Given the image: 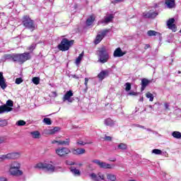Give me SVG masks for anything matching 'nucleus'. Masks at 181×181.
I'll return each instance as SVG.
<instances>
[{"label": "nucleus", "mask_w": 181, "mask_h": 181, "mask_svg": "<svg viewBox=\"0 0 181 181\" xmlns=\"http://www.w3.org/2000/svg\"><path fill=\"white\" fill-rule=\"evenodd\" d=\"M98 56L99 57L98 62L102 64L107 63L108 59H110V55L108 54L105 47H103L98 50Z\"/></svg>", "instance_id": "f257e3e1"}, {"label": "nucleus", "mask_w": 181, "mask_h": 181, "mask_svg": "<svg viewBox=\"0 0 181 181\" xmlns=\"http://www.w3.org/2000/svg\"><path fill=\"white\" fill-rule=\"evenodd\" d=\"M73 45H74V40H69L67 38H63L61 43L58 45V49L61 52H67Z\"/></svg>", "instance_id": "f03ea898"}, {"label": "nucleus", "mask_w": 181, "mask_h": 181, "mask_svg": "<svg viewBox=\"0 0 181 181\" xmlns=\"http://www.w3.org/2000/svg\"><path fill=\"white\" fill-rule=\"evenodd\" d=\"M13 60L18 63H25V62L30 60V54L29 52H25L23 54H13Z\"/></svg>", "instance_id": "7ed1b4c3"}, {"label": "nucleus", "mask_w": 181, "mask_h": 181, "mask_svg": "<svg viewBox=\"0 0 181 181\" xmlns=\"http://www.w3.org/2000/svg\"><path fill=\"white\" fill-rule=\"evenodd\" d=\"M22 22L25 28H27V29H30L31 32H33V30L35 29V23L32 19H30L29 16H24L23 17Z\"/></svg>", "instance_id": "20e7f679"}, {"label": "nucleus", "mask_w": 181, "mask_h": 181, "mask_svg": "<svg viewBox=\"0 0 181 181\" xmlns=\"http://www.w3.org/2000/svg\"><path fill=\"white\" fill-rule=\"evenodd\" d=\"M92 163H95V165H98L99 168H101L102 169H114L115 168V165L114 164H110L107 163L104 161H101L100 160H93Z\"/></svg>", "instance_id": "39448f33"}, {"label": "nucleus", "mask_w": 181, "mask_h": 181, "mask_svg": "<svg viewBox=\"0 0 181 181\" xmlns=\"http://www.w3.org/2000/svg\"><path fill=\"white\" fill-rule=\"evenodd\" d=\"M70 152L71 151L67 147H58L55 149V153L59 158H64V156H67Z\"/></svg>", "instance_id": "423d86ee"}, {"label": "nucleus", "mask_w": 181, "mask_h": 181, "mask_svg": "<svg viewBox=\"0 0 181 181\" xmlns=\"http://www.w3.org/2000/svg\"><path fill=\"white\" fill-rule=\"evenodd\" d=\"M73 95H74L73 90L66 91V93L63 96L62 100L64 102L68 101V103H73V101H74V98H72Z\"/></svg>", "instance_id": "0eeeda50"}, {"label": "nucleus", "mask_w": 181, "mask_h": 181, "mask_svg": "<svg viewBox=\"0 0 181 181\" xmlns=\"http://www.w3.org/2000/svg\"><path fill=\"white\" fill-rule=\"evenodd\" d=\"M4 156L6 159H19L21 158V153L20 152H12L8 153L7 154H4Z\"/></svg>", "instance_id": "6e6552de"}, {"label": "nucleus", "mask_w": 181, "mask_h": 181, "mask_svg": "<svg viewBox=\"0 0 181 181\" xmlns=\"http://www.w3.org/2000/svg\"><path fill=\"white\" fill-rule=\"evenodd\" d=\"M8 172L11 176H22L23 171L21 168H9Z\"/></svg>", "instance_id": "1a4fd4ad"}, {"label": "nucleus", "mask_w": 181, "mask_h": 181, "mask_svg": "<svg viewBox=\"0 0 181 181\" xmlns=\"http://www.w3.org/2000/svg\"><path fill=\"white\" fill-rule=\"evenodd\" d=\"M175 23V18H170L167 22V25L168 27V29H170L173 30V32L176 31V25Z\"/></svg>", "instance_id": "9d476101"}, {"label": "nucleus", "mask_w": 181, "mask_h": 181, "mask_svg": "<svg viewBox=\"0 0 181 181\" xmlns=\"http://www.w3.org/2000/svg\"><path fill=\"white\" fill-rule=\"evenodd\" d=\"M144 18H156L158 16V13L155 11H150L148 12H144L143 13Z\"/></svg>", "instance_id": "9b49d317"}, {"label": "nucleus", "mask_w": 181, "mask_h": 181, "mask_svg": "<svg viewBox=\"0 0 181 181\" xmlns=\"http://www.w3.org/2000/svg\"><path fill=\"white\" fill-rule=\"evenodd\" d=\"M124 54H127V52H122L119 47L117 48L113 53L114 57H122Z\"/></svg>", "instance_id": "f8f14e48"}, {"label": "nucleus", "mask_w": 181, "mask_h": 181, "mask_svg": "<svg viewBox=\"0 0 181 181\" xmlns=\"http://www.w3.org/2000/svg\"><path fill=\"white\" fill-rule=\"evenodd\" d=\"M5 78H4V73L0 72V87H1L2 90H5L6 88L7 85L5 83Z\"/></svg>", "instance_id": "ddd939ff"}, {"label": "nucleus", "mask_w": 181, "mask_h": 181, "mask_svg": "<svg viewBox=\"0 0 181 181\" xmlns=\"http://www.w3.org/2000/svg\"><path fill=\"white\" fill-rule=\"evenodd\" d=\"M21 163L19 161H12L9 164V169H21Z\"/></svg>", "instance_id": "4468645a"}, {"label": "nucleus", "mask_w": 181, "mask_h": 181, "mask_svg": "<svg viewBox=\"0 0 181 181\" xmlns=\"http://www.w3.org/2000/svg\"><path fill=\"white\" fill-rule=\"evenodd\" d=\"M73 155H83L86 153V149L84 148H74L71 150Z\"/></svg>", "instance_id": "2eb2a0df"}, {"label": "nucleus", "mask_w": 181, "mask_h": 181, "mask_svg": "<svg viewBox=\"0 0 181 181\" xmlns=\"http://www.w3.org/2000/svg\"><path fill=\"white\" fill-rule=\"evenodd\" d=\"M13 108L6 107V105H1L0 106V114H4V112H10V111H12Z\"/></svg>", "instance_id": "dca6fc26"}, {"label": "nucleus", "mask_w": 181, "mask_h": 181, "mask_svg": "<svg viewBox=\"0 0 181 181\" xmlns=\"http://www.w3.org/2000/svg\"><path fill=\"white\" fill-rule=\"evenodd\" d=\"M107 76H108V71L104 70L100 72V74L98 75V77L99 80L103 81V80H104V78H106Z\"/></svg>", "instance_id": "f3484780"}, {"label": "nucleus", "mask_w": 181, "mask_h": 181, "mask_svg": "<svg viewBox=\"0 0 181 181\" xmlns=\"http://www.w3.org/2000/svg\"><path fill=\"white\" fill-rule=\"evenodd\" d=\"M151 83V81L146 79V78H143L141 79V91H144L145 88H146V86Z\"/></svg>", "instance_id": "a211bd4d"}, {"label": "nucleus", "mask_w": 181, "mask_h": 181, "mask_svg": "<svg viewBox=\"0 0 181 181\" xmlns=\"http://www.w3.org/2000/svg\"><path fill=\"white\" fill-rule=\"evenodd\" d=\"M60 129V127H55L53 129H49L47 130V135H54L56 132H59V130Z\"/></svg>", "instance_id": "6ab92c4d"}, {"label": "nucleus", "mask_w": 181, "mask_h": 181, "mask_svg": "<svg viewBox=\"0 0 181 181\" xmlns=\"http://www.w3.org/2000/svg\"><path fill=\"white\" fill-rule=\"evenodd\" d=\"M112 19H114V16H112V14H110L107 16H105L104 18V20L101 21V23H110V22H111Z\"/></svg>", "instance_id": "aec40b11"}, {"label": "nucleus", "mask_w": 181, "mask_h": 181, "mask_svg": "<svg viewBox=\"0 0 181 181\" xmlns=\"http://www.w3.org/2000/svg\"><path fill=\"white\" fill-rule=\"evenodd\" d=\"M45 169L47 170L48 172H54V165L45 163Z\"/></svg>", "instance_id": "412c9836"}, {"label": "nucleus", "mask_w": 181, "mask_h": 181, "mask_svg": "<svg viewBox=\"0 0 181 181\" xmlns=\"http://www.w3.org/2000/svg\"><path fill=\"white\" fill-rule=\"evenodd\" d=\"M30 135L34 139H39L40 138V132L39 131L31 132Z\"/></svg>", "instance_id": "4be33fe9"}, {"label": "nucleus", "mask_w": 181, "mask_h": 181, "mask_svg": "<svg viewBox=\"0 0 181 181\" xmlns=\"http://www.w3.org/2000/svg\"><path fill=\"white\" fill-rule=\"evenodd\" d=\"M165 5H167L168 8L172 9V8L175 7V0H166Z\"/></svg>", "instance_id": "5701e85b"}, {"label": "nucleus", "mask_w": 181, "mask_h": 181, "mask_svg": "<svg viewBox=\"0 0 181 181\" xmlns=\"http://www.w3.org/2000/svg\"><path fill=\"white\" fill-rule=\"evenodd\" d=\"M105 125H107V127H113V125L115 124V122H113L111 118L105 119L104 121Z\"/></svg>", "instance_id": "b1692460"}, {"label": "nucleus", "mask_w": 181, "mask_h": 181, "mask_svg": "<svg viewBox=\"0 0 181 181\" xmlns=\"http://www.w3.org/2000/svg\"><path fill=\"white\" fill-rule=\"evenodd\" d=\"M128 148V145L125 143H120L117 145V149H119L120 151H127Z\"/></svg>", "instance_id": "393cba45"}, {"label": "nucleus", "mask_w": 181, "mask_h": 181, "mask_svg": "<svg viewBox=\"0 0 181 181\" xmlns=\"http://www.w3.org/2000/svg\"><path fill=\"white\" fill-rule=\"evenodd\" d=\"M71 173L74 175V176H80L81 175V173L80 172V170L75 168H70Z\"/></svg>", "instance_id": "a878e982"}, {"label": "nucleus", "mask_w": 181, "mask_h": 181, "mask_svg": "<svg viewBox=\"0 0 181 181\" xmlns=\"http://www.w3.org/2000/svg\"><path fill=\"white\" fill-rule=\"evenodd\" d=\"M107 180L115 181L117 180V176L114 174L107 173L106 175Z\"/></svg>", "instance_id": "bb28decb"}, {"label": "nucleus", "mask_w": 181, "mask_h": 181, "mask_svg": "<svg viewBox=\"0 0 181 181\" xmlns=\"http://www.w3.org/2000/svg\"><path fill=\"white\" fill-rule=\"evenodd\" d=\"M95 21V18L93 17V16H90L87 20H86V25L88 26H91L93 25V22Z\"/></svg>", "instance_id": "cd10ccee"}, {"label": "nucleus", "mask_w": 181, "mask_h": 181, "mask_svg": "<svg viewBox=\"0 0 181 181\" xmlns=\"http://www.w3.org/2000/svg\"><path fill=\"white\" fill-rule=\"evenodd\" d=\"M46 163H38L34 165L35 169H45Z\"/></svg>", "instance_id": "c85d7f7f"}, {"label": "nucleus", "mask_w": 181, "mask_h": 181, "mask_svg": "<svg viewBox=\"0 0 181 181\" xmlns=\"http://www.w3.org/2000/svg\"><path fill=\"white\" fill-rule=\"evenodd\" d=\"M83 56H84V52L80 54L79 56L76 58V66H78V64H80V63L81 62V60H83Z\"/></svg>", "instance_id": "c756f323"}, {"label": "nucleus", "mask_w": 181, "mask_h": 181, "mask_svg": "<svg viewBox=\"0 0 181 181\" xmlns=\"http://www.w3.org/2000/svg\"><path fill=\"white\" fill-rule=\"evenodd\" d=\"M172 136H173L175 139H181V133L180 132H173L172 133Z\"/></svg>", "instance_id": "7c9ffc66"}, {"label": "nucleus", "mask_w": 181, "mask_h": 181, "mask_svg": "<svg viewBox=\"0 0 181 181\" xmlns=\"http://www.w3.org/2000/svg\"><path fill=\"white\" fill-rule=\"evenodd\" d=\"M103 39H104L101 35L98 34L95 40V45H98V43H100V42H101L103 40Z\"/></svg>", "instance_id": "2f4dec72"}, {"label": "nucleus", "mask_w": 181, "mask_h": 181, "mask_svg": "<svg viewBox=\"0 0 181 181\" xmlns=\"http://www.w3.org/2000/svg\"><path fill=\"white\" fill-rule=\"evenodd\" d=\"M61 145H65L66 146H69L70 145V139H66L65 140H61Z\"/></svg>", "instance_id": "473e14b6"}, {"label": "nucleus", "mask_w": 181, "mask_h": 181, "mask_svg": "<svg viewBox=\"0 0 181 181\" xmlns=\"http://www.w3.org/2000/svg\"><path fill=\"white\" fill-rule=\"evenodd\" d=\"M148 36H156L157 35H159V33L155 31V30H148L147 32Z\"/></svg>", "instance_id": "72a5a7b5"}, {"label": "nucleus", "mask_w": 181, "mask_h": 181, "mask_svg": "<svg viewBox=\"0 0 181 181\" xmlns=\"http://www.w3.org/2000/svg\"><path fill=\"white\" fill-rule=\"evenodd\" d=\"M16 125H17L18 127H23L26 125V122H25L24 120H18L16 122Z\"/></svg>", "instance_id": "f704fd0d"}, {"label": "nucleus", "mask_w": 181, "mask_h": 181, "mask_svg": "<svg viewBox=\"0 0 181 181\" xmlns=\"http://www.w3.org/2000/svg\"><path fill=\"white\" fill-rule=\"evenodd\" d=\"M32 81L35 86H37L40 83V78L39 77H33Z\"/></svg>", "instance_id": "c9c22d12"}, {"label": "nucleus", "mask_w": 181, "mask_h": 181, "mask_svg": "<svg viewBox=\"0 0 181 181\" xmlns=\"http://www.w3.org/2000/svg\"><path fill=\"white\" fill-rule=\"evenodd\" d=\"M43 122L44 124H46V125H52V120L50 119V118H44Z\"/></svg>", "instance_id": "e433bc0d"}, {"label": "nucleus", "mask_w": 181, "mask_h": 181, "mask_svg": "<svg viewBox=\"0 0 181 181\" xmlns=\"http://www.w3.org/2000/svg\"><path fill=\"white\" fill-rule=\"evenodd\" d=\"M146 98H149V101H153V94L151 93L150 92H148L146 94Z\"/></svg>", "instance_id": "4c0bfd02"}, {"label": "nucleus", "mask_w": 181, "mask_h": 181, "mask_svg": "<svg viewBox=\"0 0 181 181\" xmlns=\"http://www.w3.org/2000/svg\"><path fill=\"white\" fill-rule=\"evenodd\" d=\"M3 105H6V107L11 108V107H13V101H12L11 100H8L6 101V104Z\"/></svg>", "instance_id": "58836bf2"}, {"label": "nucleus", "mask_w": 181, "mask_h": 181, "mask_svg": "<svg viewBox=\"0 0 181 181\" xmlns=\"http://www.w3.org/2000/svg\"><path fill=\"white\" fill-rule=\"evenodd\" d=\"M90 177L93 179V180L98 181V177L97 176V175H95V173L90 174Z\"/></svg>", "instance_id": "ea45409f"}, {"label": "nucleus", "mask_w": 181, "mask_h": 181, "mask_svg": "<svg viewBox=\"0 0 181 181\" xmlns=\"http://www.w3.org/2000/svg\"><path fill=\"white\" fill-rule=\"evenodd\" d=\"M152 153H154L155 155H162V151L160 149H153L152 151Z\"/></svg>", "instance_id": "a19ab883"}, {"label": "nucleus", "mask_w": 181, "mask_h": 181, "mask_svg": "<svg viewBox=\"0 0 181 181\" xmlns=\"http://www.w3.org/2000/svg\"><path fill=\"white\" fill-rule=\"evenodd\" d=\"M4 59L6 60H11V59H12V60H13V55L11 54H6L4 55Z\"/></svg>", "instance_id": "79ce46f5"}, {"label": "nucleus", "mask_w": 181, "mask_h": 181, "mask_svg": "<svg viewBox=\"0 0 181 181\" xmlns=\"http://www.w3.org/2000/svg\"><path fill=\"white\" fill-rule=\"evenodd\" d=\"M125 91H129L131 90V83H126L125 85Z\"/></svg>", "instance_id": "37998d69"}, {"label": "nucleus", "mask_w": 181, "mask_h": 181, "mask_svg": "<svg viewBox=\"0 0 181 181\" xmlns=\"http://www.w3.org/2000/svg\"><path fill=\"white\" fill-rule=\"evenodd\" d=\"M51 144H52V145L56 144H57V145H62V140H53Z\"/></svg>", "instance_id": "c03bdc74"}, {"label": "nucleus", "mask_w": 181, "mask_h": 181, "mask_svg": "<svg viewBox=\"0 0 181 181\" xmlns=\"http://www.w3.org/2000/svg\"><path fill=\"white\" fill-rule=\"evenodd\" d=\"M21 83H23V79H22V78H17L16 79V84H21Z\"/></svg>", "instance_id": "a18cd8bd"}, {"label": "nucleus", "mask_w": 181, "mask_h": 181, "mask_svg": "<svg viewBox=\"0 0 181 181\" xmlns=\"http://www.w3.org/2000/svg\"><path fill=\"white\" fill-rule=\"evenodd\" d=\"M87 144H91V143H87V142H84L81 140H79L77 141V144L78 145H82V146H84V145H87Z\"/></svg>", "instance_id": "49530a36"}, {"label": "nucleus", "mask_w": 181, "mask_h": 181, "mask_svg": "<svg viewBox=\"0 0 181 181\" xmlns=\"http://www.w3.org/2000/svg\"><path fill=\"white\" fill-rule=\"evenodd\" d=\"M109 32L108 30H104L103 31L101 32V33L100 34V36H102V37L104 38V37L105 36V35H107V33Z\"/></svg>", "instance_id": "de8ad7c7"}, {"label": "nucleus", "mask_w": 181, "mask_h": 181, "mask_svg": "<svg viewBox=\"0 0 181 181\" xmlns=\"http://www.w3.org/2000/svg\"><path fill=\"white\" fill-rule=\"evenodd\" d=\"M4 160H6V158L5 157V154L0 156V163L4 162Z\"/></svg>", "instance_id": "09e8293b"}, {"label": "nucleus", "mask_w": 181, "mask_h": 181, "mask_svg": "<svg viewBox=\"0 0 181 181\" xmlns=\"http://www.w3.org/2000/svg\"><path fill=\"white\" fill-rule=\"evenodd\" d=\"M36 47V45L32 44L30 47H28V50H33Z\"/></svg>", "instance_id": "8fccbe9b"}, {"label": "nucleus", "mask_w": 181, "mask_h": 181, "mask_svg": "<svg viewBox=\"0 0 181 181\" xmlns=\"http://www.w3.org/2000/svg\"><path fill=\"white\" fill-rule=\"evenodd\" d=\"M6 125V120L0 121V127H5Z\"/></svg>", "instance_id": "3c124183"}, {"label": "nucleus", "mask_w": 181, "mask_h": 181, "mask_svg": "<svg viewBox=\"0 0 181 181\" xmlns=\"http://www.w3.org/2000/svg\"><path fill=\"white\" fill-rule=\"evenodd\" d=\"M112 138L110 136H106L105 137V141H112Z\"/></svg>", "instance_id": "603ef678"}, {"label": "nucleus", "mask_w": 181, "mask_h": 181, "mask_svg": "<svg viewBox=\"0 0 181 181\" xmlns=\"http://www.w3.org/2000/svg\"><path fill=\"white\" fill-rule=\"evenodd\" d=\"M128 94L129 95H138V93L136 92H130Z\"/></svg>", "instance_id": "864d4df0"}, {"label": "nucleus", "mask_w": 181, "mask_h": 181, "mask_svg": "<svg viewBox=\"0 0 181 181\" xmlns=\"http://www.w3.org/2000/svg\"><path fill=\"white\" fill-rule=\"evenodd\" d=\"M98 177H100V179H101L102 180H104V175H103L101 173L98 174Z\"/></svg>", "instance_id": "5fc2aeb1"}, {"label": "nucleus", "mask_w": 181, "mask_h": 181, "mask_svg": "<svg viewBox=\"0 0 181 181\" xmlns=\"http://www.w3.org/2000/svg\"><path fill=\"white\" fill-rule=\"evenodd\" d=\"M164 107L165 108V110H168L169 111V110H170V108H169V104L168 103H165Z\"/></svg>", "instance_id": "6e6d98bb"}, {"label": "nucleus", "mask_w": 181, "mask_h": 181, "mask_svg": "<svg viewBox=\"0 0 181 181\" xmlns=\"http://www.w3.org/2000/svg\"><path fill=\"white\" fill-rule=\"evenodd\" d=\"M0 181H8V179H6V177H1Z\"/></svg>", "instance_id": "4d7b16f0"}, {"label": "nucleus", "mask_w": 181, "mask_h": 181, "mask_svg": "<svg viewBox=\"0 0 181 181\" xmlns=\"http://www.w3.org/2000/svg\"><path fill=\"white\" fill-rule=\"evenodd\" d=\"M86 87H87V84H88V78H85V83H84Z\"/></svg>", "instance_id": "13d9d810"}, {"label": "nucleus", "mask_w": 181, "mask_h": 181, "mask_svg": "<svg viewBox=\"0 0 181 181\" xmlns=\"http://www.w3.org/2000/svg\"><path fill=\"white\" fill-rule=\"evenodd\" d=\"M66 165H74V163L72 161H66Z\"/></svg>", "instance_id": "bf43d9fd"}, {"label": "nucleus", "mask_w": 181, "mask_h": 181, "mask_svg": "<svg viewBox=\"0 0 181 181\" xmlns=\"http://www.w3.org/2000/svg\"><path fill=\"white\" fill-rule=\"evenodd\" d=\"M151 46L149 45H146L145 47H144V49L146 50V49H149Z\"/></svg>", "instance_id": "052dcab7"}, {"label": "nucleus", "mask_w": 181, "mask_h": 181, "mask_svg": "<svg viewBox=\"0 0 181 181\" xmlns=\"http://www.w3.org/2000/svg\"><path fill=\"white\" fill-rule=\"evenodd\" d=\"M124 0H115V4H118L119 2H122Z\"/></svg>", "instance_id": "680f3d73"}, {"label": "nucleus", "mask_w": 181, "mask_h": 181, "mask_svg": "<svg viewBox=\"0 0 181 181\" xmlns=\"http://www.w3.org/2000/svg\"><path fill=\"white\" fill-rule=\"evenodd\" d=\"M52 93L54 94V97H57V93L56 92H53Z\"/></svg>", "instance_id": "e2e57ef3"}, {"label": "nucleus", "mask_w": 181, "mask_h": 181, "mask_svg": "<svg viewBox=\"0 0 181 181\" xmlns=\"http://www.w3.org/2000/svg\"><path fill=\"white\" fill-rule=\"evenodd\" d=\"M72 77H73L74 78H78V77L76 76V75H73Z\"/></svg>", "instance_id": "0e129e2a"}, {"label": "nucleus", "mask_w": 181, "mask_h": 181, "mask_svg": "<svg viewBox=\"0 0 181 181\" xmlns=\"http://www.w3.org/2000/svg\"><path fill=\"white\" fill-rule=\"evenodd\" d=\"M135 127H137V128H141V125L140 124H135Z\"/></svg>", "instance_id": "69168bd1"}, {"label": "nucleus", "mask_w": 181, "mask_h": 181, "mask_svg": "<svg viewBox=\"0 0 181 181\" xmlns=\"http://www.w3.org/2000/svg\"><path fill=\"white\" fill-rule=\"evenodd\" d=\"M148 108H151V110H153V107H152V105H148Z\"/></svg>", "instance_id": "338daca9"}, {"label": "nucleus", "mask_w": 181, "mask_h": 181, "mask_svg": "<svg viewBox=\"0 0 181 181\" xmlns=\"http://www.w3.org/2000/svg\"><path fill=\"white\" fill-rule=\"evenodd\" d=\"M79 167H81V166H83V163H78V164H77Z\"/></svg>", "instance_id": "774afa93"}]
</instances>
